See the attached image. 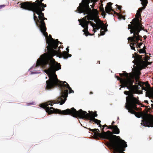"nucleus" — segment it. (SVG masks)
<instances>
[{"label": "nucleus", "mask_w": 153, "mask_h": 153, "mask_svg": "<svg viewBox=\"0 0 153 153\" xmlns=\"http://www.w3.org/2000/svg\"><path fill=\"white\" fill-rule=\"evenodd\" d=\"M46 73L48 75L49 79L46 81L45 89L50 90L55 86H58L61 91V95L60 97L58 98L56 100L48 101L45 103L41 104L40 107L45 109L49 114L54 113L64 115L59 113V111L56 110L58 109L62 111L61 110L55 109L53 107L50 108L48 105H50L52 106L53 104L59 103H60V105H62L65 102L66 100V98L68 96V90L69 91V93H74V91L65 81L63 82L58 79L55 73Z\"/></svg>", "instance_id": "nucleus-2"}, {"label": "nucleus", "mask_w": 153, "mask_h": 153, "mask_svg": "<svg viewBox=\"0 0 153 153\" xmlns=\"http://www.w3.org/2000/svg\"><path fill=\"white\" fill-rule=\"evenodd\" d=\"M49 36L51 37V39H48L47 40V44H48V45L46 47V48H47V52H48V46H49L50 45V43L51 41H54L56 43H58V44L59 43V41L57 39L55 40V39H54L53 38H52L51 36V35H49Z\"/></svg>", "instance_id": "nucleus-15"}, {"label": "nucleus", "mask_w": 153, "mask_h": 153, "mask_svg": "<svg viewBox=\"0 0 153 153\" xmlns=\"http://www.w3.org/2000/svg\"><path fill=\"white\" fill-rule=\"evenodd\" d=\"M105 11L106 13L109 14H111L110 13L111 11L113 12L115 14H116L117 15L118 19H123V20H124V16H123L121 14H120L115 12L113 10L112 7L111 6L110 7H108V6H106L105 7Z\"/></svg>", "instance_id": "nucleus-12"}, {"label": "nucleus", "mask_w": 153, "mask_h": 153, "mask_svg": "<svg viewBox=\"0 0 153 153\" xmlns=\"http://www.w3.org/2000/svg\"><path fill=\"white\" fill-rule=\"evenodd\" d=\"M102 16H105L106 15V14L105 13V11H104V13L103 12H102Z\"/></svg>", "instance_id": "nucleus-32"}, {"label": "nucleus", "mask_w": 153, "mask_h": 153, "mask_svg": "<svg viewBox=\"0 0 153 153\" xmlns=\"http://www.w3.org/2000/svg\"><path fill=\"white\" fill-rule=\"evenodd\" d=\"M112 3L110 2L108 3L107 4V5L106 6H108V7H111V5L112 4Z\"/></svg>", "instance_id": "nucleus-25"}, {"label": "nucleus", "mask_w": 153, "mask_h": 153, "mask_svg": "<svg viewBox=\"0 0 153 153\" xmlns=\"http://www.w3.org/2000/svg\"><path fill=\"white\" fill-rule=\"evenodd\" d=\"M142 118L141 124L145 126L149 127H153V117L149 114H145Z\"/></svg>", "instance_id": "nucleus-10"}, {"label": "nucleus", "mask_w": 153, "mask_h": 153, "mask_svg": "<svg viewBox=\"0 0 153 153\" xmlns=\"http://www.w3.org/2000/svg\"><path fill=\"white\" fill-rule=\"evenodd\" d=\"M89 2L90 0H82L77 7V11L80 13H83L84 15L88 14L91 11L89 5Z\"/></svg>", "instance_id": "nucleus-9"}, {"label": "nucleus", "mask_w": 153, "mask_h": 153, "mask_svg": "<svg viewBox=\"0 0 153 153\" xmlns=\"http://www.w3.org/2000/svg\"><path fill=\"white\" fill-rule=\"evenodd\" d=\"M90 94H93V92H90Z\"/></svg>", "instance_id": "nucleus-39"}, {"label": "nucleus", "mask_w": 153, "mask_h": 153, "mask_svg": "<svg viewBox=\"0 0 153 153\" xmlns=\"http://www.w3.org/2000/svg\"><path fill=\"white\" fill-rule=\"evenodd\" d=\"M96 30L95 27H94V28H93V31H94V33H95V32H96Z\"/></svg>", "instance_id": "nucleus-35"}, {"label": "nucleus", "mask_w": 153, "mask_h": 153, "mask_svg": "<svg viewBox=\"0 0 153 153\" xmlns=\"http://www.w3.org/2000/svg\"><path fill=\"white\" fill-rule=\"evenodd\" d=\"M100 11L102 12H103V13H104L105 11L104 10V8L103 7H102L100 8Z\"/></svg>", "instance_id": "nucleus-29"}, {"label": "nucleus", "mask_w": 153, "mask_h": 153, "mask_svg": "<svg viewBox=\"0 0 153 153\" xmlns=\"http://www.w3.org/2000/svg\"><path fill=\"white\" fill-rule=\"evenodd\" d=\"M88 20H94V18L91 15H89V18L87 19Z\"/></svg>", "instance_id": "nucleus-24"}, {"label": "nucleus", "mask_w": 153, "mask_h": 153, "mask_svg": "<svg viewBox=\"0 0 153 153\" xmlns=\"http://www.w3.org/2000/svg\"><path fill=\"white\" fill-rule=\"evenodd\" d=\"M127 145L126 143V142L125 141V148L126 147H127Z\"/></svg>", "instance_id": "nucleus-36"}, {"label": "nucleus", "mask_w": 153, "mask_h": 153, "mask_svg": "<svg viewBox=\"0 0 153 153\" xmlns=\"http://www.w3.org/2000/svg\"><path fill=\"white\" fill-rule=\"evenodd\" d=\"M56 111H59V113L65 115H70L74 117L86 119L90 120L93 117L95 118L97 116V112H92L91 113H87L86 111L80 109L77 111L74 108L71 109H67L65 110L61 111L56 109Z\"/></svg>", "instance_id": "nucleus-7"}, {"label": "nucleus", "mask_w": 153, "mask_h": 153, "mask_svg": "<svg viewBox=\"0 0 153 153\" xmlns=\"http://www.w3.org/2000/svg\"><path fill=\"white\" fill-rule=\"evenodd\" d=\"M108 127V126H107V125H106V124H105L104 125H103L102 126V127H103V128H105V127Z\"/></svg>", "instance_id": "nucleus-33"}, {"label": "nucleus", "mask_w": 153, "mask_h": 153, "mask_svg": "<svg viewBox=\"0 0 153 153\" xmlns=\"http://www.w3.org/2000/svg\"><path fill=\"white\" fill-rule=\"evenodd\" d=\"M98 125H99V127H100L101 128L102 126V125L100 124V123H99V124H98Z\"/></svg>", "instance_id": "nucleus-34"}, {"label": "nucleus", "mask_w": 153, "mask_h": 153, "mask_svg": "<svg viewBox=\"0 0 153 153\" xmlns=\"http://www.w3.org/2000/svg\"><path fill=\"white\" fill-rule=\"evenodd\" d=\"M78 21L79 23V25H80L84 28V29L82 30L83 32H84L85 30H88V25L89 23L92 27H94H94L96 25L95 24L93 23L89 20H84L83 23H81V20L79 19Z\"/></svg>", "instance_id": "nucleus-11"}, {"label": "nucleus", "mask_w": 153, "mask_h": 153, "mask_svg": "<svg viewBox=\"0 0 153 153\" xmlns=\"http://www.w3.org/2000/svg\"><path fill=\"white\" fill-rule=\"evenodd\" d=\"M5 6V5H0V9H1L2 7H4Z\"/></svg>", "instance_id": "nucleus-31"}, {"label": "nucleus", "mask_w": 153, "mask_h": 153, "mask_svg": "<svg viewBox=\"0 0 153 153\" xmlns=\"http://www.w3.org/2000/svg\"><path fill=\"white\" fill-rule=\"evenodd\" d=\"M152 102H153L151 100Z\"/></svg>", "instance_id": "nucleus-42"}, {"label": "nucleus", "mask_w": 153, "mask_h": 153, "mask_svg": "<svg viewBox=\"0 0 153 153\" xmlns=\"http://www.w3.org/2000/svg\"><path fill=\"white\" fill-rule=\"evenodd\" d=\"M143 7H142L141 8H139L138 10L137 11V13L136 15V18L132 20V22L133 23L134 22L135 20H136L137 19H141V13L142 12L143 10Z\"/></svg>", "instance_id": "nucleus-14"}, {"label": "nucleus", "mask_w": 153, "mask_h": 153, "mask_svg": "<svg viewBox=\"0 0 153 153\" xmlns=\"http://www.w3.org/2000/svg\"><path fill=\"white\" fill-rule=\"evenodd\" d=\"M112 133L117 134L120 133L119 129L118 128L117 126V125H114L113 128Z\"/></svg>", "instance_id": "nucleus-17"}, {"label": "nucleus", "mask_w": 153, "mask_h": 153, "mask_svg": "<svg viewBox=\"0 0 153 153\" xmlns=\"http://www.w3.org/2000/svg\"><path fill=\"white\" fill-rule=\"evenodd\" d=\"M99 20L100 22H98L97 24H96V25H95V26L93 27V28H94V27H95L96 30H98L100 28H102V25H104V24L99 19Z\"/></svg>", "instance_id": "nucleus-16"}, {"label": "nucleus", "mask_w": 153, "mask_h": 153, "mask_svg": "<svg viewBox=\"0 0 153 153\" xmlns=\"http://www.w3.org/2000/svg\"><path fill=\"white\" fill-rule=\"evenodd\" d=\"M147 36H143V38L144 39H146L147 38Z\"/></svg>", "instance_id": "nucleus-37"}, {"label": "nucleus", "mask_w": 153, "mask_h": 153, "mask_svg": "<svg viewBox=\"0 0 153 153\" xmlns=\"http://www.w3.org/2000/svg\"><path fill=\"white\" fill-rule=\"evenodd\" d=\"M104 128H101V133L95 132V137L108 140L110 141L109 145L114 150V153H124V140L120 139L119 136L112 134V132L109 131H104Z\"/></svg>", "instance_id": "nucleus-4"}, {"label": "nucleus", "mask_w": 153, "mask_h": 153, "mask_svg": "<svg viewBox=\"0 0 153 153\" xmlns=\"http://www.w3.org/2000/svg\"><path fill=\"white\" fill-rule=\"evenodd\" d=\"M141 1V3L142 4V5L143 6L146 7L147 5V0H140Z\"/></svg>", "instance_id": "nucleus-20"}, {"label": "nucleus", "mask_w": 153, "mask_h": 153, "mask_svg": "<svg viewBox=\"0 0 153 153\" xmlns=\"http://www.w3.org/2000/svg\"><path fill=\"white\" fill-rule=\"evenodd\" d=\"M119 75L120 77L116 76H115V77L117 80L120 81L121 84L120 86L121 87L119 89L120 90L121 88H124V78H123V77L124 76V71H123V73L122 74H119Z\"/></svg>", "instance_id": "nucleus-13"}, {"label": "nucleus", "mask_w": 153, "mask_h": 153, "mask_svg": "<svg viewBox=\"0 0 153 153\" xmlns=\"http://www.w3.org/2000/svg\"><path fill=\"white\" fill-rule=\"evenodd\" d=\"M84 32V34H85V35L86 36H87L88 35H91V36H92L93 35H94V33H93V34H91V33H89V32L88 31V30H85Z\"/></svg>", "instance_id": "nucleus-21"}, {"label": "nucleus", "mask_w": 153, "mask_h": 153, "mask_svg": "<svg viewBox=\"0 0 153 153\" xmlns=\"http://www.w3.org/2000/svg\"><path fill=\"white\" fill-rule=\"evenodd\" d=\"M50 44V45L48 46V51L40 56V58L37 60L35 67L41 66L44 69H46V73H55L56 71L61 69V65L60 63L56 62L53 57L57 55L60 58L63 57L66 59L68 57H71V55L68 53L69 47L66 48L67 51H64L62 53L59 47L58 51L55 50L58 47V43L51 41Z\"/></svg>", "instance_id": "nucleus-3"}, {"label": "nucleus", "mask_w": 153, "mask_h": 153, "mask_svg": "<svg viewBox=\"0 0 153 153\" xmlns=\"http://www.w3.org/2000/svg\"><path fill=\"white\" fill-rule=\"evenodd\" d=\"M44 7H41L22 9L33 12V19L36 24L39 27L40 30L43 35L47 37L48 33L46 32L47 28L44 21L45 20H47V19L44 17V14L42 12L45 10Z\"/></svg>", "instance_id": "nucleus-6"}, {"label": "nucleus", "mask_w": 153, "mask_h": 153, "mask_svg": "<svg viewBox=\"0 0 153 153\" xmlns=\"http://www.w3.org/2000/svg\"><path fill=\"white\" fill-rule=\"evenodd\" d=\"M134 65L138 66L139 70H137L135 72L134 74L131 73L128 74L125 71V88L126 87L128 91H125V94L128 96L126 97V102L125 103V108L127 109L128 112L134 114L138 118L141 117V115L139 113L135 112L133 109V108L137 102L136 98L134 97L132 94L133 88L134 87L138 88V86L140 85L139 79L141 72L140 71L143 68H146L147 65L146 62L141 59H137Z\"/></svg>", "instance_id": "nucleus-1"}, {"label": "nucleus", "mask_w": 153, "mask_h": 153, "mask_svg": "<svg viewBox=\"0 0 153 153\" xmlns=\"http://www.w3.org/2000/svg\"><path fill=\"white\" fill-rule=\"evenodd\" d=\"M139 53H145L146 51L145 49H140L139 50Z\"/></svg>", "instance_id": "nucleus-23"}, {"label": "nucleus", "mask_w": 153, "mask_h": 153, "mask_svg": "<svg viewBox=\"0 0 153 153\" xmlns=\"http://www.w3.org/2000/svg\"><path fill=\"white\" fill-rule=\"evenodd\" d=\"M89 15H87L86 16H85L84 18L82 19L81 20V23H83V21L84 20H86V19L87 20V19L89 18Z\"/></svg>", "instance_id": "nucleus-22"}, {"label": "nucleus", "mask_w": 153, "mask_h": 153, "mask_svg": "<svg viewBox=\"0 0 153 153\" xmlns=\"http://www.w3.org/2000/svg\"><path fill=\"white\" fill-rule=\"evenodd\" d=\"M99 64H100V61H99Z\"/></svg>", "instance_id": "nucleus-41"}, {"label": "nucleus", "mask_w": 153, "mask_h": 153, "mask_svg": "<svg viewBox=\"0 0 153 153\" xmlns=\"http://www.w3.org/2000/svg\"><path fill=\"white\" fill-rule=\"evenodd\" d=\"M115 122L114 121H113L112 123H111V125H113L114 124V123Z\"/></svg>", "instance_id": "nucleus-38"}, {"label": "nucleus", "mask_w": 153, "mask_h": 153, "mask_svg": "<svg viewBox=\"0 0 153 153\" xmlns=\"http://www.w3.org/2000/svg\"><path fill=\"white\" fill-rule=\"evenodd\" d=\"M44 0H36L35 2H32V1H26L20 3V7L22 8H25L35 7H46V4H44L42 3Z\"/></svg>", "instance_id": "nucleus-8"}, {"label": "nucleus", "mask_w": 153, "mask_h": 153, "mask_svg": "<svg viewBox=\"0 0 153 153\" xmlns=\"http://www.w3.org/2000/svg\"><path fill=\"white\" fill-rule=\"evenodd\" d=\"M108 25L105 27H104L101 28L100 30V35H103L105 34V32L107 31V26Z\"/></svg>", "instance_id": "nucleus-18"}, {"label": "nucleus", "mask_w": 153, "mask_h": 153, "mask_svg": "<svg viewBox=\"0 0 153 153\" xmlns=\"http://www.w3.org/2000/svg\"><path fill=\"white\" fill-rule=\"evenodd\" d=\"M88 129L90 131L94 132V133L95 132H95V129H91L90 128H88Z\"/></svg>", "instance_id": "nucleus-28"}, {"label": "nucleus", "mask_w": 153, "mask_h": 153, "mask_svg": "<svg viewBox=\"0 0 153 153\" xmlns=\"http://www.w3.org/2000/svg\"><path fill=\"white\" fill-rule=\"evenodd\" d=\"M135 22L133 23L131 25H128V29H130V31L131 33H133V36L132 37H129L128 39H131L132 43L130 44L131 49L135 50V47L137 48H140V46L142 45L141 43H139L138 41L140 40L141 36L139 35V33L142 30H143L147 32V30L144 29V27H143L141 23V20L137 19L135 20Z\"/></svg>", "instance_id": "nucleus-5"}, {"label": "nucleus", "mask_w": 153, "mask_h": 153, "mask_svg": "<svg viewBox=\"0 0 153 153\" xmlns=\"http://www.w3.org/2000/svg\"><path fill=\"white\" fill-rule=\"evenodd\" d=\"M95 132H96L99 133V132H100L99 130L98 129L95 128Z\"/></svg>", "instance_id": "nucleus-30"}, {"label": "nucleus", "mask_w": 153, "mask_h": 153, "mask_svg": "<svg viewBox=\"0 0 153 153\" xmlns=\"http://www.w3.org/2000/svg\"><path fill=\"white\" fill-rule=\"evenodd\" d=\"M114 126V125L108 126V128L113 129Z\"/></svg>", "instance_id": "nucleus-26"}, {"label": "nucleus", "mask_w": 153, "mask_h": 153, "mask_svg": "<svg viewBox=\"0 0 153 153\" xmlns=\"http://www.w3.org/2000/svg\"><path fill=\"white\" fill-rule=\"evenodd\" d=\"M94 21L96 22V20H94Z\"/></svg>", "instance_id": "nucleus-40"}, {"label": "nucleus", "mask_w": 153, "mask_h": 153, "mask_svg": "<svg viewBox=\"0 0 153 153\" xmlns=\"http://www.w3.org/2000/svg\"><path fill=\"white\" fill-rule=\"evenodd\" d=\"M116 6H117V8L118 9L120 10V11H121V7H122V6H119L118 5H117L116 4Z\"/></svg>", "instance_id": "nucleus-27"}, {"label": "nucleus", "mask_w": 153, "mask_h": 153, "mask_svg": "<svg viewBox=\"0 0 153 153\" xmlns=\"http://www.w3.org/2000/svg\"><path fill=\"white\" fill-rule=\"evenodd\" d=\"M89 120L90 121H91L94 122L95 123L97 124V125H98L99 123H100L101 122L100 120H99L97 119H96L94 117H93L92 119H91V120Z\"/></svg>", "instance_id": "nucleus-19"}]
</instances>
